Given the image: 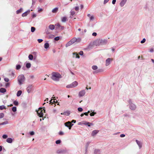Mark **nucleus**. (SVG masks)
I'll use <instances>...</instances> for the list:
<instances>
[{
	"mask_svg": "<svg viewBox=\"0 0 154 154\" xmlns=\"http://www.w3.org/2000/svg\"><path fill=\"white\" fill-rule=\"evenodd\" d=\"M30 12V10H28L27 11H26L25 12L23 13L22 14V16L23 17H25Z\"/></svg>",
	"mask_w": 154,
	"mask_h": 154,
	"instance_id": "obj_18",
	"label": "nucleus"
},
{
	"mask_svg": "<svg viewBox=\"0 0 154 154\" xmlns=\"http://www.w3.org/2000/svg\"><path fill=\"white\" fill-rule=\"evenodd\" d=\"M64 124L66 126L69 128V130L71 129V127L73 125V124L69 121L66 122Z\"/></svg>",
	"mask_w": 154,
	"mask_h": 154,
	"instance_id": "obj_7",
	"label": "nucleus"
},
{
	"mask_svg": "<svg viewBox=\"0 0 154 154\" xmlns=\"http://www.w3.org/2000/svg\"><path fill=\"white\" fill-rule=\"evenodd\" d=\"M4 105H2L0 106V109L1 110H2L4 109H6Z\"/></svg>",
	"mask_w": 154,
	"mask_h": 154,
	"instance_id": "obj_37",
	"label": "nucleus"
},
{
	"mask_svg": "<svg viewBox=\"0 0 154 154\" xmlns=\"http://www.w3.org/2000/svg\"><path fill=\"white\" fill-rule=\"evenodd\" d=\"M26 66L27 68H29L31 67V64L30 63H27L26 64Z\"/></svg>",
	"mask_w": 154,
	"mask_h": 154,
	"instance_id": "obj_28",
	"label": "nucleus"
},
{
	"mask_svg": "<svg viewBox=\"0 0 154 154\" xmlns=\"http://www.w3.org/2000/svg\"><path fill=\"white\" fill-rule=\"evenodd\" d=\"M4 116V114L3 113H0V119L3 118Z\"/></svg>",
	"mask_w": 154,
	"mask_h": 154,
	"instance_id": "obj_41",
	"label": "nucleus"
},
{
	"mask_svg": "<svg viewBox=\"0 0 154 154\" xmlns=\"http://www.w3.org/2000/svg\"><path fill=\"white\" fill-rule=\"evenodd\" d=\"M19 84L20 85L22 84L25 80V78L23 75H20L17 78Z\"/></svg>",
	"mask_w": 154,
	"mask_h": 154,
	"instance_id": "obj_4",
	"label": "nucleus"
},
{
	"mask_svg": "<svg viewBox=\"0 0 154 154\" xmlns=\"http://www.w3.org/2000/svg\"><path fill=\"white\" fill-rule=\"evenodd\" d=\"M112 60V59L111 58H109L106 59V66H108L111 63Z\"/></svg>",
	"mask_w": 154,
	"mask_h": 154,
	"instance_id": "obj_8",
	"label": "nucleus"
},
{
	"mask_svg": "<svg viewBox=\"0 0 154 154\" xmlns=\"http://www.w3.org/2000/svg\"><path fill=\"white\" fill-rule=\"evenodd\" d=\"M59 135H63L64 134V133L62 131H60L59 132Z\"/></svg>",
	"mask_w": 154,
	"mask_h": 154,
	"instance_id": "obj_56",
	"label": "nucleus"
},
{
	"mask_svg": "<svg viewBox=\"0 0 154 154\" xmlns=\"http://www.w3.org/2000/svg\"><path fill=\"white\" fill-rule=\"evenodd\" d=\"M12 110L14 112H15L17 111V108L15 106L13 107L12 108Z\"/></svg>",
	"mask_w": 154,
	"mask_h": 154,
	"instance_id": "obj_36",
	"label": "nucleus"
},
{
	"mask_svg": "<svg viewBox=\"0 0 154 154\" xmlns=\"http://www.w3.org/2000/svg\"><path fill=\"white\" fill-rule=\"evenodd\" d=\"M35 27H31V32H34L35 31Z\"/></svg>",
	"mask_w": 154,
	"mask_h": 154,
	"instance_id": "obj_38",
	"label": "nucleus"
},
{
	"mask_svg": "<svg viewBox=\"0 0 154 154\" xmlns=\"http://www.w3.org/2000/svg\"><path fill=\"white\" fill-rule=\"evenodd\" d=\"M85 93V90H82L80 91L79 93V97H83L84 96Z\"/></svg>",
	"mask_w": 154,
	"mask_h": 154,
	"instance_id": "obj_9",
	"label": "nucleus"
},
{
	"mask_svg": "<svg viewBox=\"0 0 154 154\" xmlns=\"http://www.w3.org/2000/svg\"><path fill=\"white\" fill-rule=\"evenodd\" d=\"M90 142H88L86 144V148H88V147L89 144H90Z\"/></svg>",
	"mask_w": 154,
	"mask_h": 154,
	"instance_id": "obj_53",
	"label": "nucleus"
},
{
	"mask_svg": "<svg viewBox=\"0 0 154 154\" xmlns=\"http://www.w3.org/2000/svg\"><path fill=\"white\" fill-rule=\"evenodd\" d=\"M38 116L40 117H43V112H45V110L44 109L42 110V108H39L38 110H36Z\"/></svg>",
	"mask_w": 154,
	"mask_h": 154,
	"instance_id": "obj_5",
	"label": "nucleus"
},
{
	"mask_svg": "<svg viewBox=\"0 0 154 154\" xmlns=\"http://www.w3.org/2000/svg\"><path fill=\"white\" fill-rule=\"evenodd\" d=\"M62 78L61 75L57 72H53L51 73V79L55 81H58Z\"/></svg>",
	"mask_w": 154,
	"mask_h": 154,
	"instance_id": "obj_1",
	"label": "nucleus"
},
{
	"mask_svg": "<svg viewBox=\"0 0 154 154\" xmlns=\"http://www.w3.org/2000/svg\"><path fill=\"white\" fill-rule=\"evenodd\" d=\"M87 16L89 18L90 21H93L94 19V17L93 15H91L90 14H88Z\"/></svg>",
	"mask_w": 154,
	"mask_h": 154,
	"instance_id": "obj_11",
	"label": "nucleus"
},
{
	"mask_svg": "<svg viewBox=\"0 0 154 154\" xmlns=\"http://www.w3.org/2000/svg\"><path fill=\"white\" fill-rule=\"evenodd\" d=\"M146 39L144 38L143 39V40L141 41L140 43L142 44L143 43L146 42Z\"/></svg>",
	"mask_w": 154,
	"mask_h": 154,
	"instance_id": "obj_46",
	"label": "nucleus"
},
{
	"mask_svg": "<svg viewBox=\"0 0 154 154\" xmlns=\"http://www.w3.org/2000/svg\"><path fill=\"white\" fill-rule=\"evenodd\" d=\"M32 18L35 17L36 16V14H34V13H33L32 14Z\"/></svg>",
	"mask_w": 154,
	"mask_h": 154,
	"instance_id": "obj_57",
	"label": "nucleus"
},
{
	"mask_svg": "<svg viewBox=\"0 0 154 154\" xmlns=\"http://www.w3.org/2000/svg\"><path fill=\"white\" fill-rule=\"evenodd\" d=\"M78 85V83L76 81H75L71 84L67 85L66 86V87L67 88H74L76 86H77Z\"/></svg>",
	"mask_w": 154,
	"mask_h": 154,
	"instance_id": "obj_6",
	"label": "nucleus"
},
{
	"mask_svg": "<svg viewBox=\"0 0 154 154\" xmlns=\"http://www.w3.org/2000/svg\"><path fill=\"white\" fill-rule=\"evenodd\" d=\"M8 123V121H5L4 122H3L0 123V125H6Z\"/></svg>",
	"mask_w": 154,
	"mask_h": 154,
	"instance_id": "obj_35",
	"label": "nucleus"
},
{
	"mask_svg": "<svg viewBox=\"0 0 154 154\" xmlns=\"http://www.w3.org/2000/svg\"><path fill=\"white\" fill-rule=\"evenodd\" d=\"M83 121H82V122H79L78 123V125H83Z\"/></svg>",
	"mask_w": 154,
	"mask_h": 154,
	"instance_id": "obj_61",
	"label": "nucleus"
},
{
	"mask_svg": "<svg viewBox=\"0 0 154 154\" xmlns=\"http://www.w3.org/2000/svg\"><path fill=\"white\" fill-rule=\"evenodd\" d=\"M29 59L30 60H32L33 59V56L32 54H30L29 55L28 57Z\"/></svg>",
	"mask_w": 154,
	"mask_h": 154,
	"instance_id": "obj_32",
	"label": "nucleus"
},
{
	"mask_svg": "<svg viewBox=\"0 0 154 154\" xmlns=\"http://www.w3.org/2000/svg\"><path fill=\"white\" fill-rule=\"evenodd\" d=\"M116 0H113L112 1V4H115L116 2Z\"/></svg>",
	"mask_w": 154,
	"mask_h": 154,
	"instance_id": "obj_64",
	"label": "nucleus"
},
{
	"mask_svg": "<svg viewBox=\"0 0 154 154\" xmlns=\"http://www.w3.org/2000/svg\"><path fill=\"white\" fill-rule=\"evenodd\" d=\"M58 8H55L54 9H53L52 12L53 13H56L58 11Z\"/></svg>",
	"mask_w": 154,
	"mask_h": 154,
	"instance_id": "obj_25",
	"label": "nucleus"
},
{
	"mask_svg": "<svg viewBox=\"0 0 154 154\" xmlns=\"http://www.w3.org/2000/svg\"><path fill=\"white\" fill-rule=\"evenodd\" d=\"M42 10H43L42 8H38V12H39L41 11H42Z\"/></svg>",
	"mask_w": 154,
	"mask_h": 154,
	"instance_id": "obj_58",
	"label": "nucleus"
},
{
	"mask_svg": "<svg viewBox=\"0 0 154 154\" xmlns=\"http://www.w3.org/2000/svg\"><path fill=\"white\" fill-rule=\"evenodd\" d=\"M49 28L51 30H53L55 29V26L53 24H50L48 26Z\"/></svg>",
	"mask_w": 154,
	"mask_h": 154,
	"instance_id": "obj_21",
	"label": "nucleus"
},
{
	"mask_svg": "<svg viewBox=\"0 0 154 154\" xmlns=\"http://www.w3.org/2000/svg\"><path fill=\"white\" fill-rule=\"evenodd\" d=\"M13 103L15 106H18V102L17 101L15 100L13 102Z\"/></svg>",
	"mask_w": 154,
	"mask_h": 154,
	"instance_id": "obj_39",
	"label": "nucleus"
},
{
	"mask_svg": "<svg viewBox=\"0 0 154 154\" xmlns=\"http://www.w3.org/2000/svg\"><path fill=\"white\" fill-rule=\"evenodd\" d=\"M100 150L98 149H95L94 152V154H100Z\"/></svg>",
	"mask_w": 154,
	"mask_h": 154,
	"instance_id": "obj_19",
	"label": "nucleus"
},
{
	"mask_svg": "<svg viewBox=\"0 0 154 154\" xmlns=\"http://www.w3.org/2000/svg\"><path fill=\"white\" fill-rule=\"evenodd\" d=\"M6 91L5 89L3 88H1L0 89V92L2 93H4Z\"/></svg>",
	"mask_w": 154,
	"mask_h": 154,
	"instance_id": "obj_24",
	"label": "nucleus"
},
{
	"mask_svg": "<svg viewBox=\"0 0 154 154\" xmlns=\"http://www.w3.org/2000/svg\"><path fill=\"white\" fill-rule=\"evenodd\" d=\"M7 137H8V136H7V135L6 134H4L2 136V137L4 139H6V138H7Z\"/></svg>",
	"mask_w": 154,
	"mask_h": 154,
	"instance_id": "obj_47",
	"label": "nucleus"
},
{
	"mask_svg": "<svg viewBox=\"0 0 154 154\" xmlns=\"http://www.w3.org/2000/svg\"><path fill=\"white\" fill-rule=\"evenodd\" d=\"M38 41L39 43H41L43 41V40L41 39H38Z\"/></svg>",
	"mask_w": 154,
	"mask_h": 154,
	"instance_id": "obj_54",
	"label": "nucleus"
},
{
	"mask_svg": "<svg viewBox=\"0 0 154 154\" xmlns=\"http://www.w3.org/2000/svg\"><path fill=\"white\" fill-rule=\"evenodd\" d=\"M54 36L53 35L50 34L48 36L49 38H53L54 37Z\"/></svg>",
	"mask_w": 154,
	"mask_h": 154,
	"instance_id": "obj_42",
	"label": "nucleus"
},
{
	"mask_svg": "<svg viewBox=\"0 0 154 154\" xmlns=\"http://www.w3.org/2000/svg\"><path fill=\"white\" fill-rule=\"evenodd\" d=\"M96 114V112H94V111H93V112H92L91 113H90V115L91 116H94V115Z\"/></svg>",
	"mask_w": 154,
	"mask_h": 154,
	"instance_id": "obj_33",
	"label": "nucleus"
},
{
	"mask_svg": "<svg viewBox=\"0 0 154 154\" xmlns=\"http://www.w3.org/2000/svg\"><path fill=\"white\" fill-rule=\"evenodd\" d=\"M60 39V37L58 36L54 38V40L55 41H58Z\"/></svg>",
	"mask_w": 154,
	"mask_h": 154,
	"instance_id": "obj_49",
	"label": "nucleus"
},
{
	"mask_svg": "<svg viewBox=\"0 0 154 154\" xmlns=\"http://www.w3.org/2000/svg\"><path fill=\"white\" fill-rule=\"evenodd\" d=\"M55 26L57 27V28L60 29L61 30H63L64 29V27L61 26L59 23L56 24Z\"/></svg>",
	"mask_w": 154,
	"mask_h": 154,
	"instance_id": "obj_20",
	"label": "nucleus"
},
{
	"mask_svg": "<svg viewBox=\"0 0 154 154\" xmlns=\"http://www.w3.org/2000/svg\"><path fill=\"white\" fill-rule=\"evenodd\" d=\"M73 57H75V58H79L80 56L78 55V54L76 52H74L73 53Z\"/></svg>",
	"mask_w": 154,
	"mask_h": 154,
	"instance_id": "obj_17",
	"label": "nucleus"
},
{
	"mask_svg": "<svg viewBox=\"0 0 154 154\" xmlns=\"http://www.w3.org/2000/svg\"><path fill=\"white\" fill-rule=\"evenodd\" d=\"M21 66L20 65H16V69L17 70L21 68Z\"/></svg>",
	"mask_w": 154,
	"mask_h": 154,
	"instance_id": "obj_40",
	"label": "nucleus"
},
{
	"mask_svg": "<svg viewBox=\"0 0 154 154\" xmlns=\"http://www.w3.org/2000/svg\"><path fill=\"white\" fill-rule=\"evenodd\" d=\"M78 110L80 112H81L83 111V109L81 107H79L78 108Z\"/></svg>",
	"mask_w": 154,
	"mask_h": 154,
	"instance_id": "obj_45",
	"label": "nucleus"
},
{
	"mask_svg": "<svg viewBox=\"0 0 154 154\" xmlns=\"http://www.w3.org/2000/svg\"><path fill=\"white\" fill-rule=\"evenodd\" d=\"M70 13L71 16H70V17L72 18V17L71 16L74 15L75 14V12L72 10L70 12Z\"/></svg>",
	"mask_w": 154,
	"mask_h": 154,
	"instance_id": "obj_22",
	"label": "nucleus"
},
{
	"mask_svg": "<svg viewBox=\"0 0 154 154\" xmlns=\"http://www.w3.org/2000/svg\"><path fill=\"white\" fill-rule=\"evenodd\" d=\"M149 51L150 52H152L154 51L153 49L152 48H151L150 49Z\"/></svg>",
	"mask_w": 154,
	"mask_h": 154,
	"instance_id": "obj_59",
	"label": "nucleus"
},
{
	"mask_svg": "<svg viewBox=\"0 0 154 154\" xmlns=\"http://www.w3.org/2000/svg\"><path fill=\"white\" fill-rule=\"evenodd\" d=\"M79 9V8L78 6H77L74 8V9L76 11H78Z\"/></svg>",
	"mask_w": 154,
	"mask_h": 154,
	"instance_id": "obj_52",
	"label": "nucleus"
},
{
	"mask_svg": "<svg viewBox=\"0 0 154 154\" xmlns=\"http://www.w3.org/2000/svg\"><path fill=\"white\" fill-rule=\"evenodd\" d=\"M136 141L139 147V148L140 149H141L142 147V143L141 142L138 141L137 140H136Z\"/></svg>",
	"mask_w": 154,
	"mask_h": 154,
	"instance_id": "obj_13",
	"label": "nucleus"
},
{
	"mask_svg": "<svg viewBox=\"0 0 154 154\" xmlns=\"http://www.w3.org/2000/svg\"><path fill=\"white\" fill-rule=\"evenodd\" d=\"M61 140H57L56 141V143L57 144H60L61 143Z\"/></svg>",
	"mask_w": 154,
	"mask_h": 154,
	"instance_id": "obj_43",
	"label": "nucleus"
},
{
	"mask_svg": "<svg viewBox=\"0 0 154 154\" xmlns=\"http://www.w3.org/2000/svg\"><path fill=\"white\" fill-rule=\"evenodd\" d=\"M32 85H29L27 88L26 90L28 93H30L31 92L32 89Z\"/></svg>",
	"mask_w": 154,
	"mask_h": 154,
	"instance_id": "obj_10",
	"label": "nucleus"
},
{
	"mask_svg": "<svg viewBox=\"0 0 154 154\" xmlns=\"http://www.w3.org/2000/svg\"><path fill=\"white\" fill-rule=\"evenodd\" d=\"M49 47V44L48 43H46L44 45V47L45 49L48 48Z\"/></svg>",
	"mask_w": 154,
	"mask_h": 154,
	"instance_id": "obj_31",
	"label": "nucleus"
},
{
	"mask_svg": "<svg viewBox=\"0 0 154 154\" xmlns=\"http://www.w3.org/2000/svg\"><path fill=\"white\" fill-rule=\"evenodd\" d=\"M66 17H64L62 18L61 21L63 22H65L66 21Z\"/></svg>",
	"mask_w": 154,
	"mask_h": 154,
	"instance_id": "obj_30",
	"label": "nucleus"
},
{
	"mask_svg": "<svg viewBox=\"0 0 154 154\" xmlns=\"http://www.w3.org/2000/svg\"><path fill=\"white\" fill-rule=\"evenodd\" d=\"M99 131V130H94L91 133V136H95V135H96L98 133Z\"/></svg>",
	"mask_w": 154,
	"mask_h": 154,
	"instance_id": "obj_14",
	"label": "nucleus"
},
{
	"mask_svg": "<svg viewBox=\"0 0 154 154\" xmlns=\"http://www.w3.org/2000/svg\"><path fill=\"white\" fill-rule=\"evenodd\" d=\"M109 0H104V4H105L106 3H107L109 1Z\"/></svg>",
	"mask_w": 154,
	"mask_h": 154,
	"instance_id": "obj_60",
	"label": "nucleus"
},
{
	"mask_svg": "<svg viewBox=\"0 0 154 154\" xmlns=\"http://www.w3.org/2000/svg\"><path fill=\"white\" fill-rule=\"evenodd\" d=\"M127 0H121L120 3V5L121 7H123L126 3Z\"/></svg>",
	"mask_w": 154,
	"mask_h": 154,
	"instance_id": "obj_12",
	"label": "nucleus"
},
{
	"mask_svg": "<svg viewBox=\"0 0 154 154\" xmlns=\"http://www.w3.org/2000/svg\"><path fill=\"white\" fill-rule=\"evenodd\" d=\"M22 93V91L21 90L18 91L17 92V97H19L20 96V95Z\"/></svg>",
	"mask_w": 154,
	"mask_h": 154,
	"instance_id": "obj_26",
	"label": "nucleus"
},
{
	"mask_svg": "<svg viewBox=\"0 0 154 154\" xmlns=\"http://www.w3.org/2000/svg\"><path fill=\"white\" fill-rule=\"evenodd\" d=\"M4 79V80L6 82H8L9 80V79L8 78H5Z\"/></svg>",
	"mask_w": 154,
	"mask_h": 154,
	"instance_id": "obj_50",
	"label": "nucleus"
},
{
	"mask_svg": "<svg viewBox=\"0 0 154 154\" xmlns=\"http://www.w3.org/2000/svg\"><path fill=\"white\" fill-rule=\"evenodd\" d=\"M97 35V34L96 32H93L92 34V35L93 36H96Z\"/></svg>",
	"mask_w": 154,
	"mask_h": 154,
	"instance_id": "obj_62",
	"label": "nucleus"
},
{
	"mask_svg": "<svg viewBox=\"0 0 154 154\" xmlns=\"http://www.w3.org/2000/svg\"><path fill=\"white\" fill-rule=\"evenodd\" d=\"M81 41V39L80 38H76L74 37L68 42L66 44L65 46L66 47H67L70 46L75 42H79Z\"/></svg>",
	"mask_w": 154,
	"mask_h": 154,
	"instance_id": "obj_2",
	"label": "nucleus"
},
{
	"mask_svg": "<svg viewBox=\"0 0 154 154\" xmlns=\"http://www.w3.org/2000/svg\"><path fill=\"white\" fill-rule=\"evenodd\" d=\"M6 141L9 143H11L12 142V139L11 138H8L6 140Z\"/></svg>",
	"mask_w": 154,
	"mask_h": 154,
	"instance_id": "obj_23",
	"label": "nucleus"
},
{
	"mask_svg": "<svg viewBox=\"0 0 154 154\" xmlns=\"http://www.w3.org/2000/svg\"><path fill=\"white\" fill-rule=\"evenodd\" d=\"M97 66L94 65L92 66V68L94 70H96L97 69Z\"/></svg>",
	"mask_w": 154,
	"mask_h": 154,
	"instance_id": "obj_34",
	"label": "nucleus"
},
{
	"mask_svg": "<svg viewBox=\"0 0 154 154\" xmlns=\"http://www.w3.org/2000/svg\"><path fill=\"white\" fill-rule=\"evenodd\" d=\"M29 134H30V135H34V134L35 133H34V131H31V132H29Z\"/></svg>",
	"mask_w": 154,
	"mask_h": 154,
	"instance_id": "obj_51",
	"label": "nucleus"
},
{
	"mask_svg": "<svg viewBox=\"0 0 154 154\" xmlns=\"http://www.w3.org/2000/svg\"><path fill=\"white\" fill-rule=\"evenodd\" d=\"M83 125H88V124H91V125H93V124L92 123H90L89 122H87L83 121Z\"/></svg>",
	"mask_w": 154,
	"mask_h": 154,
	"instance_id": "obj_29",
	"label": "nucleus"
},
{
	"mask_svg": "<svg viewBox=\"0 0 154 154\" xmlns=\"http://www.w3.org/2000/svg\"><path fill=\"white\" fill-rule=\"evenodd\" d=\"M94 44L97 46L101 45L100 39L96 40L94 42Z\"/></svg>",
	"mask_w": 154,
	"mask_h": 154,
	"instance_id": "obj_15",
	"label": "nucleus"
},
{
	"mask_svg": "<svg viewBox=\"0 0 154 154\" xmlns=\"http://www.w3.org/2000/svg\"><path fill=\"white\" fill-rule=\"evenodd\" d=\"M101 42V45H104L106 44L108 42L107 40L106 39H100Z\"/></svg>",
	"mask_w": 154,
	"mask_h": 154,
	"instance_id": "obj_16",
	"label": "nucleus"
},
{
	"mask_svg": "<svg viewBox=\"0 0 154 154\" xmlns=\"http://www.w3.org/2000/svg\"><path fill=\"white\" fill-rule=\"evenodd\" d=\"M23 10V8H21L20 9L17 10L16 11V13L17 14H19L21 13Z\"/></svg>",
	"mask_w": 154,
	"mask_h": 154,
	"instance_id": "obj_27",
	"label": "nucleus"
},
{
	"mask_svg": "<svg viewBox=\"0 0 154 154\" xmlns=\"http://www.w3.org/2000/svg\"><path fill=\"white\" fill-rule=\"evenodd\" d=\"M90 112V111L89 110H88L87 112H85L84 113V115H85L86 116H88V113Z\"/></svg>",
	"mask_w": 154,
	"mask_h": 154,
	"instance_id": "obj_44",
	"label": "nucleus"
},
{
	"mask_svg": "<svg viewBox=\"0 0 154 154\" xmlns=\"http://www.w3.org/2000/svg\"><path fill=\"white\" fill-rule=\"evenodd\" d=\"M9 85H10V84L9 83H7L5 85L6 86V87H9Z\"/></svg>",
	"mask_w": 154,
	"mask_h": 154,
	"instance_id": "obj_63",
	"label": "nucleus"
},
{
	"mask_svg": "<svg viewBox=\"0 0 154 154\" xmlns=\"http://www.w3.org/2000/svg\"><path fill=\"white\" fill-rule=\"evenodd\" d=\"M63 152V151L62 150H58L57 151V152L58 153H61Z\"/></svg>",
	"mask_w": 154,
	"mask_h": 154,
	"instance_id": "obj_48",
	"label": "nucleus"
},
{
	"mask_svg": "<svg viewBox=\"0 0 154 154\" xmlns=\"http://www.w3.org/2000/svg\"><path fill=\"white\" fill-rule=\"evenodd\" d=\"M129 108L131 110H134L137 108L136 105L133 103L131 100H128Z\"/></svg>",
	"mask_w": 154,
	"mask_h": 154,
	"instance_id": "obj_3",
	"label": "nucleus"
},
{
	"mask_svg": "<svg viewBox=\"0 0 154 154\" xmlns=\"http://www.w3.org/2000/svg\"><path fill=\"white\" fill-rule=\"evenodd\" d=\"M80 55H82L83 54V52L82 51H81L79 53Z\"/></svg>",
	"mask_w": 154,
	"mask_h": 154,
	"instance_id": "obj_55",
	"label": "nucleus"
}]
</instances>
